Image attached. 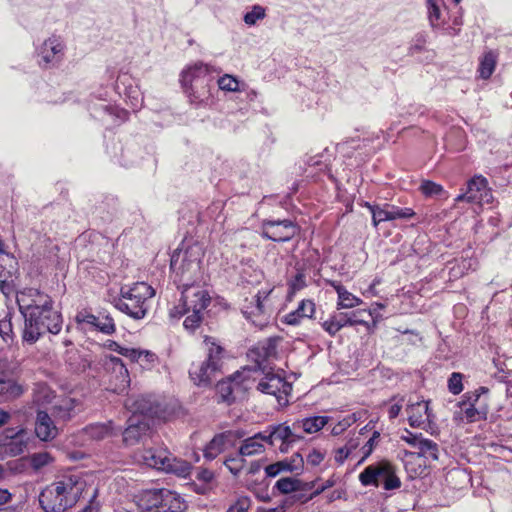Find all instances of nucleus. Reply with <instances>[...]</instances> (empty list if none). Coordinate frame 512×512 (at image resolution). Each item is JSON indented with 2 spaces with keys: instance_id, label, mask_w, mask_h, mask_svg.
<instances>
[{
  "instance_id": "b1692460",
  "label": "nucleus",
  "mask_w": 512,
  "mask_h": 512,
  "mask_svg": "<svg viewBox=\"0 0 512 512\" xmlns=\"http://www.w3.org/2000/svg\"><path fill=\"white\" fill-rule=\"evenodd\" d=\"M233 437L232 431H226L215 435L204 448V457L207 460L215 459L226 447L227 442Z\"/></svg>"
},
{
  "instance_id": "412c9836",
  "label": "nucleus",
  "mask_w": 512,
  "mask_h": 512,
  "mask_svg": "<svg viewBox=\"0 0 512 512\" xmlns=\"http://www.w3.org/2000/svg\"><path fill=\"white\" fill-rule=\"evenodd\" d=\"M35 433L42 441H50L58 435V429L45 411H38L35 422Z\"/></svg>"
},
{
  "instance_id": "4c0bfd02",
  "label": "nucleus",
  "mask_w": 512,
  "mask_h": 512,
  "mask_svg": "<svg viewBox=\"0 0 512 512\" xmlns=\"http://www.w3.org/2000/svg\"><path fill=\"white\" fill-rule=\"evenodd\" d=\"M53 461V457L48 452H39L30 455L29 462L34 470H39Z\"/></svg>"
},
{
  "instance_id": "4d7b16f0",
  "label": "nucleus",
  "mask_w": 512,
  "mask_h": 512,
  "mask_svg": "<svg viewBox=\"0 0 512 512\" xmlns=\"http://www.w3.org/2000/svg\"><path fill=\"white\" fill-rule=\"evenodd\" d=\"M305 277L301 273H297L295 277L290 282V290L291 293H295L296 291L301 290L305 287Z\"/></svg>"
},
{
  "instance_id": "a211bd4d",
  "label": "nucleus",
  "mask_w": 512,
  "mask_h": 512,
  "mask_svg": "<svg viewBox=\"0 0 512 512\" xmlns=\"http://www.w3.org/2000/svg\"><path fill=\"white\" fill-rule=\"evenodd\" d=\"M210 81L209 67L202 62L189 66L181 74V83L183 88Z\"/></svg>"
},
{
  "instance_id": "6e6d98bb",
  "label": "nucleus",
  "mask_w": 512,
  "mask_h": 512,
  "mask_svg": "<svg viewBox=\"0 0 512 512\" xmlns=\"http://www.w3.org/2000/svg\"><path fill=\"white\" fill-rule=\"evenodd\" d=\"M324 457L325 454L322 451L318 449H313L307 455V463L312 466H317L324 460Z\"/></svg>"
},
{
  "instance_id": "a878e982",
  "label": "nucleus",
  "mask_w": 512,
  "mask_h": 512,
  "mask_svg": "<svg viewBox=\"0 0 512 512\" xmlns=\"http://www.w3.org/2000/svg\"><path fill=\"white\" fill-rule=\"evenodd\" d=\"M328 422V418L325 416H312L297 420L294 422V429L298 433L301 431L307 434L316 433L321 430Z\"/></svg>"
},
{
  "instance_id": "774afa93",
  "label": "nucleus",
  "mask_w": 512,
  "mask_h": 512,
  "mask_svg": "<svg viewBox=\"0 0 512 512\" xmlns=\"http://www.w3.org/2000/svg\"><path fill=\"white\" fill-rule=\"evenodd\" d=\"M263 351L265 358H269L272 354H275V345L272 342H268L266 346L259 347Z\"/></svg>"
},
{
  "instance_id": "a18cd8bd",
  "label": "nucleus",
  "mask_w": 512,
  "mask_h": 512,
  "mask_svg": "<svg viewBox=\"0 0 512 512\" xmlns=\"http://www.w3.org/2000/svg\"><path fill=\"white\" fill-rule=\"evenodd\" d=\"M76 401L72 398H65L57 406L58 414L63 419H69L72 417Z\"/></svg>"
},
{
  "instance_id": "2f4dec72",
  "label": "nucleus",
  "mask_w": 512,
  "mask_h": 512,
  "mask_svg": "<svg viewBox=\"0 0 512 512\" xmlns=\"http://www.w3.org/2000/svg\"><path fill=\"white\" fill-rule=\"evenodd\" d=\"M497 62V55L493 51L486 52L479 65V75L483 79H488L493 74Z\"/></svg>"
},
{
  "instance_id": "473e14b6",
  "label": "nucleus",
  "mask_w": 512,
  "mask_h": 512,
  "mask_svg": "<svg viewBox=\"0 0 512 512\" xmlns=\"http://www.w3.org/2000/svg\"><path fill=\"white\" fill-rule=\"evenodd\" d=\"M111 422L108 424H91L83 429V434L91 440H101L111 433Z\"/></svg>"
},
{
  "instance_id": "f257e3e1",
  "label": "nucleus",
  "mask_w": 512,
  "mask_h": 512,
  "mask_svg": "<svg viewBox=\"0 0 512 512\" xmlns=\"http://www.w3.org/2000/svg\"><path fill=\"white\" fill-rule=\"evenodd\" d=\"M202 248L199 244L177 249L171 257L170 267L175 273L179 286L182 287L180 304L170 310V317L180 318L187 315L183 326L192 332L199 327L203 313L210 304L209 293L197 285L202 280Z\"/></svg>"
},
{
  "instance_id": "f704fd0d",
  "label": "nucleus",
  "mask_w": 512,
  "mask_h": 512,
  "mask_svg": "<svg viewBox=\"0 0 512 512\" xmlns=\"http://www.w3.org/2000/svg\"><path fill=\"white\" fill-rule=\"evenodd\" d=\"M274 489L281 494H290L301 489V481L291 477H283L275 483Z\"/></svg>"
},
{
  "instance_id": "bb28decb",
  "label": "nucleus",
  "mask_w": 512,
  "mask_h": 512,
  "mask_svg": "<svg viewBox=\"0 0 512 512\" xmlns=\"http://www.w3.org/2000/svg\"><path fill=\"white\" fill-rule=\"evenodd\" d=\"M330 285L335 289L338 295V309L353 308L362 303V300L352 293L348 292L345 287L337 281H331Z\"/></svg>"
},
{
  "instance_id": "49530a36",
  "label": "nucleus",
  "mask_w": 512,
  "mask_h": 512,
  "mask_svg": "<svg viewBox=\"0 0 512 512\" xmlns=\"http://www.w3.org/2000/svg\"><path fill=\"white\" fill-rule=\"evenodd\" d=\"M463 375L459 372H453L448 379V390L453 395H458L463 391Z\"/></svg>"
},
{
  "instance_id": "8fccbe9b",
  "label": "nucleus",
  "mask_w": 512,
  "mask_h": 512,
  "mask_svg": "<svg viewBox=\"0 0 512 512\" xmlns=\"http://www.w3.org/2000/svg\"><path fill=\"white\" fill-rule=\"evenodd\" d=\"M422 434H414L408 429H405L403 434L401 435V439L408 443L410 446L417 448L420 441L422 440Z\"/></svg>"
},
{
  "instance_id": "aec40b11",
  "label": "nucleus",
  "mask_w": 512,
  "mask_h": 512,
  "mask_svg": "<svg viewBox=\"0 0 512 512\" xmlns=\"http://www.w3.org/2000/svg\"><path fill=\"white\" fill-rule=\"evenodd\" d=\"M406 412L411 427H421L430 417L428 402L424 400L412 401V399H409Z\"/></svg>"
},
{
  "instance_id": "0e129e2a",
  "label": "nucleus",
  "mask_w": 512,
  "mask_h": 512,
  "mask_svg": "<svg viewBox=\"0 0 512 512\" xmlns=\"http://www.w3.org/2000/svg\"><path fill=\"white\" fill-rule=\"evenodd\" d=\"M214 477V474L209 469H202L197 474V479L205 483H209Z\"/></svg>"
},
{
  "instance_id": "7c9ffc66",
  "label": "nucleus",
  "mask_w": 512,
  "mask_h": 512,
  "mask_svg": "<svg viewBox=\"0 0 512 512\" xmlns=\"http://www.w3.org/2000/svg\"><path fill=\"white\" fill-rule=\"evenodd\" d=\"M338 315V318L342 319V327H345V326H354V325H364L366 326L367 328L369 327V323L365 320L364 316L365 315H368V316H371L372 313L369 311H366V310H356V311H352L350 313H343V312H340V313H337Z\"/></svg>"
},
{
  "instance_id": "dca6fc26",
  "label": "nucleus",
  "mask_w": 512,
  "mask_h": 512,
  "mask_svg": "<svg viewBox=\"0 0 512 512\" xmlns=\"http://www.w3.org/2000/svg\"><path fill=\"white\" fill-rule=\"evenodd\" d=\"M4 438L7 440V442L3 443L6 452L11 456L20 455L27 448L29 438L23 428L19 430L13 428L6 429L4 431Z\"/></svg>"
},
{
  "instance_id": "bf43d9fd",
  "label": "nucleus",
  "mask_w": 512,
  "mask_h": 512,
  "mask_svg": "<svg viewBox=\"0 0 512 512\" xmlns=\"http://www.w3.org/2000/svg\"><path fill=\"white\" fill-rule=\"evenodd\" d=\"M261 433V443H263V446L266 447V445L274 446L275 445V438L272 435V431L270 427H268L265 431L260 432Z\"/></svg>"
},
{
  "instance_id": "f03ea898",
  "label": "nucleus",
  "mask_w": 512,
  "mask_h": 512,
  "mask_svg": "<svg viewBox=\"0 0 512 512\" xmlns=\"http://www.w3.org/2000/svg\"><path fill=\"white\" fill-rule=\"evenodd\" d=\"M16 302L24 318L23 342L31 345L46 332L58 334L61 331L62 315L54 309L48 294L35 288H25L17 292Z\"/></svg>"
},
{
  "instance_id": "20e7f679",
  "label": "nucleus",
  "mask_w": 512,
  "mask_h": 512,
  "mask_svg": "<svg viewBox=\"0 0 512 512\" xmlns=\"http://www.w3.org/2000/svg\"><path fill=\"white\" fill-rule=\"evenodd\" d=\"M125 405L132 411V416L123 432V441L126 445H135L149 431L151 417L158 412V408L146 396L130 398Z\"/></svg>"
},
{
  "instance_id": "79ce46f5",
  "label": "nucleus",
  "mask_w": 512,
  "mask_h": 512,
  "mask_svg": "<svg viewBox=\"0 0 512 512\" xmlns=\"http://www.w3.org/2000/svg\"><path fill=\"white\" fill-rule=\"evenodd\" d=\"M12 316L11 313H7L3 319L0 320V336L5 342L13 339V328H12Z\"/></svg>"
},
{
  "instance_id": "6e6552de",
  "label": "nucleus",
  "mask_w": 512,
  "mask_h": 512,
  "mask_svg": "<svg viewBox=\"0 0 512 512\" xmlns=\"http://www.w3.org/2000/svg\"><path fill=\"white\" fill-rule=\"evenodd\" d=\"M139 509L147 512H183L185 502L175 492L168 489H146L136 495Z\"/></svg>"
},
{
  "instance_id": "c756f323",
  "label": "nucleus",
  "mask_w": 512,
  "mask_h": 512,
  "mask_svg": "<svg viewBox=\"0 0 512 512\" xmlns=\"http://www.w3.org/2000/svg\"><path fill=\"white\" fill-rule=\"evenodd\" d=\"M184 89L192 104H202L211 96L210 82L189 86Z\"/></svg>"
},
{
  "instance_id": "09e8293b",
  "label": "nucleus",
  "mask_w": 512,
  "mask_h": 512,
  "mask_svg": "<svg viewBox=\"0 0 512 512\" xmlns=\"http://www.w3.org/2000/svg\"><path fill=\"white\" fill-rule=\"evenodd\" d=\"M126 96L129 99L131 108L133 110H137L142 106L143 97L137 87H130L126 92Z\"/></svg>"
},
{
  "instance_id": "338daca9",
  "label": "nucleus",
  "mask_w": 512,
  "mask_h": 512,
  "mask_svg": "<svg viewBox=\"0 0 512 512\" xmlns=\"http://www.w3.org/2000/svg\"><path fill=\"white\" fill-rule=\"evenodd\" d=\"M335 484L333 479L326 480L321 486H319L311 495V498L323 493L326 489L332 487Z\"/></svg>"
},
{
  "instance_id": "680f3d73",
  "label": "nucleus",
  "mask_w": 512,
  "mask_h": 512,
  "mask_svg": "<svg viewBox=\"0 0 512 512\" xmlns=\"http://www.w3.org/2000/svg\"><path fill=\"white\" fill-rule=\"evenodd\" d=\"M43 396V399L45 401H50L51 399V391L46 386H40L38 391L35 393V401L40 402L41 398Z\"/></svg>"
},
{
  "instance_id": "69168bd1",
  "label": "nucleus",
  "mask_w": 512,
  "mask_h": 512,
  "mask_svg": "<svg viewBox=\"0 0 512 512\" xmlns=\"http://www.w3.org/2000/svg\"><path fill=\"white\" fill-rule=\"evenodd\" d=\"M280 473L281 470L276 462L265 467V474L268 477H276Z\"/></svg>"
},
{
  "instance_id": "a19ab883",
  "label": "nucleus",
  "mask_w": 512,
  "mask_h": 512,
  "mask_svg": "<svg viewBox=\"0 0 512 512\" xmlns=\"http://www.w3.org/2000/svg\"><path fill=\"white\" fill-rule=\"evenodd\" d=\"M419 189L426 197L439 196L444 193V189L440 184L429 180L422 181Z\"/></svg>"
},
{
  "instance_id": "13d9d810",
  "label": "nucleus",
  "mask_w": 512,
  "mask_h": 512,
  "mask_svg": "<svg viewBox=\"0 0 512 512\" xmlns=\"http://www.w3.org/2000/svg\"><path fill=\"white\" fill-rule=\"evenodd\" d=\"M156 360V355L147 350H141L140 361H138L142 366H149L154 363Z\"/></svg>"
},
{
  "instance_id": "39448f33",
  "label": "nucleus",
  "mask_w": 512,
  "mask_h": 512,
  "mask_svg": "<svg viewBox=\"0 0 512 512\" xmlns=\"http://www.w3.org/2000/svg\"><path fill=\"white\" fill-rule=\"evenodd\" d=\"M135 461L149 468H154L180 477L190 474L191 465L174 457L166 448H144L135 453Z\"/></svg>"
},
{
  "instance_id": "e2e57ef3",
  "label": "nucleus",
  "mask_w": 512,
  "mask_h": 512,
  "mask_svg": "<svg viewBox=\"0 0 512 512\" xmlns=\"http://www.w3.org/2000/svg\"><path fill=\"white\" fill-rule=\"evenodd\" d=\"M402 402H403V398H400L397 403L391 405V407L389 408V411H388L390 419H394L399 415V413L402 409Z\"/></svg>"
},
{
  "instance_id": "1a4fd4ad",
  "label": "nucleus",
  "mask_w": 512,
  "mask_h": 512,
  "mask_svg": "<svg viewBox=\"0 0 512 512\" xmlns=\"http://www.w3.org/2000/svg\"><path fill=\"white\" fill-rule=\"evenodd\" d=\"M363 486H383L385 490L399 488L401 482L395 475L394 469L388 462H380L367 466L359 475Z\"/></svg>"
},
{
  "instance_id": "0eeeda50",
  "label": "nucleus",
  "mask_w": 512,
  "mask_h": 512,
  "mask_svg": "<svg viewBox=\"0 0 512 512\" xmlns=\"http://www.w3.org/2000/svg\"><path fill=\"white\" fill-rule=\"evenodd\" d=\"M207 358L203 361L192 363L189 369L191 380L198 386H206L221 370L223 364L224 349L213 337L206 336L204 339Z\"/></svg>"
},
{
  "instance_id": "603ef678",
  "label": "nucleus",
  "mask_w": 512,
  "mask_h": 512,
  "mask_svg": "<svg viewBox=\"0 0 512 512\" xmlns=\"http://www.w3.org/2000/svg\"><path fill=\"white\" fill-rule=\"evenodd\" d=\"M461 406H464V408H461V410L463 412L464 418L468 422H474L480 419V413L472 404L466 407V404L462 403Z\"/></svg>"
},
{
  "instance_id": "ea45409f",
  "label": "nucleus",
  "mask_w": 512,
  "mask_h": 512,
  "mask_svg": "<svg viewBox=\"0 0 512 512\" xmlns=\"http://www.w3.org/2000/svg\"><path fill=\"white\" fill-rule=\"evenodd\" d=\"M244 457L245 456H240V454L238 456L229 457L225 460L224 465L234 476H238L246 463Z\"/></svg>"
},
{
  "instance_id": "864d4df0",
  "label": "nucleus",
  "mask_w": 512,
  "mask_h": 512,
  "mask_svg": "<svg viewBox=\"0 0 512 512\" xmlns=\"http://www.w3.org/2000/svg\"><path fill=\"white\" fill-rule=\"evenodd\" d=\"M251 506V501L248 497L239 498L236 503L229 508L227 512H248Z\"/></svg>"
},
{
  "instance_id": "7ed1b4c3",
  "label": "nucleus",
  "mask_w": 512,
  "mask_h": 512,
  "mask_svg": "<svg viewBox=\"0 0 512 512\" xmlns=\"http://www.w3.org/2000/svg\"><path fill=\"white\" fill-rule=\"evenodd\" d=\"M85 485V481L77 476L55 481L41 491L40 506L45 512H65L80 499Z\"/></svg>"
},
{
  "instance_id": "c85d7f7f",
  "label": "nucleus",
  "mask_w": 512,
  "mask_h": 512,
  "mask_svg": "<svg viewBox=\"0 0 512 512\" xmlns=\"http://www.w3.org/2000/svg\"><path fill=\"white\" fill-rule=\"evenodd\" d=\"M22 384L12 378L0 377V396L6 399H16L24 393Z\"/></svg>"
},
{
  "instance_id": "393cba45",
  "label": "nucleus",
  "mask_w": 512,
  "mask_h": 512,
  "mask_svg": "<svg viewBox=\"0 0 512 512\" xmlns=\"http://www.w3.org/2000/svg\"><path fill=\"white\" fill-rule=\"evenodd\" d=\"M265 451V446L261 443V433H256L242 441L238 453L240 456L252 457L263 454Z\"/></svg>"
},
{
  "instance_id": "4be33fe9",
  "label": "nucleus",
  "mask_w": 512,
  "mask_h": 512,
  "mask_svg": "<svg viewBox=\"0 0 512 512\" xmlns=\"http://www.w3.org/2000/svg\"><path fill=\"white\" fill-rule=\"evenodd\" d=\"M77 321L81 324L90 325L105 334H112L115 331L114 320L109 315L95 316L80 313L77 315Z\"/></svg>"
},
{
  "instance_id": "ddd939ff",
  "label": "nucleus",
  "mask_w": 512,
  "mask_h": 512,
  "mask_svg": "<svg viewBox=\"0 0 512 512\" xmlns=\"http://www.w3.org/2000/svg\"><path fill=\"white\" fill-rule=\"evenodd\" d=\"M365 207L369 209L372 214V223L377 227L381 222L393 221L396 219H410L415 215V212L411 208H402L395 205L384 204L372 205L365 202Z\"/></svg>"
},
{
  "instance_id": "c9c22d12",
  "label": "nucleus",
  "mask_w": 512,
  "mask_h": 512,
  "mask_svg": "<svg viewBox=\"0 0 512 512\" xmlns=\"http://www.w3.org/2000/svg\"><path fill=\"white\" fill-rule=\"evenodd\" d=\"M487 185V179L482 176H475L472 179H470L467 183L468 203H472L470 197L479 198V194H481L484 191Z\"/></svg>"
},
{
  "instance_id": "6ab92c4d",
  "label": "nucleus",
  "mask_w": 512,
  "mask_h": 512,
  "mask_svg": "<svg viewBox=\"0 0 512 512\" xmlns=\"http://www.w3.org/2000/svg\"><path fill=\"white\" fill-rule=\"evenodd\" d=\"M269 427L272 431V435L275 438V441L281 442V452H286L290 444L303 439V435L294 429V422L291 426H288L286 423H281L278 425H271Z\"/></svg>"
},
{
  "instance_id": "4468645a",
  "label": "nucleus",
  "mask_w": 512,
  "mask_h": 512,
  "mask_svg": "<svg viewBox=\"0 0 512 512\" xmlns=\"http://www.w3.org/2000/svg\"><path fill=\"white\" fill-rule=\"evenodd\" d=\"M262 228L263 237L276 242L289 241L298 231L297 226L289 219L264 220Z\"/></svg>"
},
{
  "instance_id": "c03bdc74",
  "label": "nucleus",
  "mask_w": 512,
  "mask_h": 512,
  "mask_svg": "<svg viewBox=\"0 0 512 512\" xmlns=\"http://www.w3.org/2000/svg\"><path fill=\"white\" fill-rule=\"evenodd\" d=\"M342 319L338 318L337 313L333 314L328 320L322 323L323 329L331 336H334L342 327Z\"/></svg>"
},
{
  "instance_id": "de8ad7c7",
  "label": "nucleus",
  "mask_w": 512,
  "mask_h": 512,
  "mask_svg": "<svg viewBox=\"0 0 512 512\" xmlns=\"http://www.w3.org/2000/svg\"><path fill=\"white\" fill-rule=\"evenodd\" d=\"M357 443L349 442L344 447H340L335 450L334 459L339 464L342 465L344 461L351 455L352 451L357 447Z\"/></svg>"
},
{
  "instance_id": "052dcab7",
  "label": "nucleus",
  "mask_w": 512,
  "mask_h": 512,
  "mask_svg": "<svg viewBox=\"0 0 512 512\" xmlns=\"http://www.w3.org/2000/svg\"><path fill=\"white\" fill-rule=\"evenodd\" d=\"M120 354L129 358L131 361H140L141 350L134 348H126L124 351H120Z\"/></svg>"
},
{
  "instance_id": "2eb2a0df",
  "label": "nucleus",
  "mask_w": 512,
  "mask_h": 512,
  "mask_svg": "<svg viewBox=\"0 0 512 512\" xmlns=\"http://www.w3.org/2000/svg\"><path fill=\"white\" fill-rule=\"evenodd\" d=\"M271 291L272 290L259 291L256 295L252 296L251 299H245L241 311L253 324L262 325V321L259 320V318L266 313L264 300L268 297Z\"/></svg>"
},
{
  "instance_id": "58836bf2",
  "label": "nucleus",
  "mask_w": 512,
  "mask_h": 512,
  "mask_svg": "<svg viewBox=\"0 0 512 512\" xmlns=\"http://www.w3.org/2000/svg\"><path fill=\"white\" fill-rule=\"evenodd\" d=\"M266 16V10L261 5H254L252 9L247 12L243 20L245 24L252 26L257 23V21L264 19Z\"/></svg>"
},
{
  "instance_id": "e433bc0d",
  "label": "nucleus",
  "mask_w": 512,
  "mask_h": 512,
  "mask_svg": "<svg viewBox=\"0 0 512 512\" xmlns=\"http://www.w3.org/2000/svg\"><path fill=\"white\" fill-rule=\"evenodd\" d=\"M427 43V34L425 32L416 33L411 39L408 53L411 56H414L425 50V45Z\"/></svg>"
},
{
  "instance_id": "423d86ee",
  "label": "nucleus",
  "mask_w": 512,
  "mask_h": 512,
  "mask_svg": "<svg viewBox=\"0 0 512 512\" xmlns=\"http://www.w3.org/2000/svg\"><path fill=\"white\" fill-rule=\"evenodd\" d=\"M154 293V289L147 283L137 282L121 288L120 297L115 300L114 305L133 319H143L148 311L147 301Z\"/></svg>"
},
{
  "instance_id": "37998d69",
  "label": "nucleus",
  "mask_w": 512,
  "mask_h": 512,
  "mask_svg": "<svg viewBox=\"0 0 512 512\" xmlns=\"http://www.w3.org/2000/svg\"><path fill=\"white\" fill-rule=\"evenodd\" d=\"M218 86L221 90L235 92L239 90V81L235 77L226 74L218 80Z\"/></svg>"
},
{
  "instance_id": "5701e85b",
  "label": "nucleus",
  "mask_w": 512,
  "mask_h": 512,
  "mask_svg": "<svg viewBox=\"0 0 512 512\" xmlns=\"http://www.w3.org/2000/svg\"><path fill=\"white\" fill-rule=\"evenodd\" d=\"M315 313V303L312 300H302L297 309L286 314L283 322L288 325H299L304 318H311Z\"/></svg>"
},
{
  "instance_id": "f3484780",
  "label": "nucleus",
  "mask_w": 512,
  "mask_h": 512,
  "mask_svg": "<svg viewBox=\"0 0 512 512\" xmlns=\"http://www.w3.org/2000/svg\"><path fill=\"white\" fill-rule=\"evenodd\" d=\"M103 366L107 371H111L116 380V390L123 391L129 384V373L122 360L112 355H106L103 358Z\"/></svg>"
},
{
  "instance_id": "9d476101",
  "label": "nucleus",
  "mask_w": 512,
  "mask_h": 512,
  "mask_svg": "<svg viewBox=\"0 0 512 512\" xmlns=\"http://www.w3.org/2000/svg\"><path fill=\"white\" fill-rule=\"evenodd\" d=\"M66 44L59 35H51L36 47L37 61L40 67L48 69L58 67L64 60Z\"/></svg>"
},
{
  "instance_id": "5fc2aeb1",
  "label": "nucleus",
  "mask_w": 512,
  "mask_h": 512,
  "mask_svg": "<svg viewBox=\"0 0 512 512\" xmlns=\"http://www.w3.org/2000/svg\"><path fill=\"white\" fill-rule=\"evenodd\" d=\"M472 200V203L483 205V204H489L493 201V195L491 190L488 188V186L484 189V191L479 194V198L470 197Z\"/></svg>"
},
{
  "instance_id": "3c124183",
  "label": "nucleus",
  "mask_w": 512,
  "mask_h": 512,
  "mask_svg": "<svg viewBox=\"0 0 512 512\" xmlns=\"http://www.w3.org/2000/svg\"><path fill=\"white\" fill-rule=\"evenodd\" d=\"M286 460L291 467V472H299L303 469L304 460L300 453H294L290 458H286Z\"/></svg>"
},
{
  "instance_id": "72a5a7b5",
  "label": "nucleus",
  "mask_w": 512,
  "mask_h": 512,
  "mask_svg": "<svg viewBox=\"0 0 512 512\" xmlns=\"http://www.w3.org/2000/svg\"><path fill=\"white\" fill-rule=\"evenodd\" d=\"M417 449L419 454L429 460H438L439 458V446L434 441L422 438Z\"/></svg>"
},
{
  "instance_id": "f8f14e48",
  "label": "nucleus",
  "mask_w": 512,
  "mask_h": 512,
  "mask_svg": "<svg viewBox=\"0 0 512 512\" xmlns=\"http://www.w3.org/2000/svg\"><path fill=\"white\" fill-rule=\"evenodd\" d=\"M257 389L264 394L274 396L282 405L288 402L287 396L290 394L292 386L279 374L267 373L259 381Z\"/></svg>"
},
{
  "instance_id": "cd10ccee",
  "label": "nucleus",
  "mask_w": 512,
  "mask_h": 512,
  "mask_svg": "<svg viewBox=\"0 0 512 512\" xmlns=\"http://www.w3.org/2000/svg\"><path fill=\"white\" fill-rule=\"evenodd\" d=\"M428 20L433 30H440L443 28V14L441 6L443 5L442 0H425Z\"/></svg>"
},
{
  "instance_id": "9b49d317",
  "label": "nucleus",
  "mask_w": 512,
  "mask_h": 512,
  "mask_svg": "<svg viewBox=\"0 0 512 512\" xmlns=\"http://www.w3.org/2000/svg\"><path fill=\"white\" fill-rule=\"evenodd\" d=\"M252 372L253 370L251 368L245 367L241 371H237L227 380L220 381L217 384V392L221 401L230 404L237 399L239 394L249 389Z\"/></svg>"
}]
</instances>
